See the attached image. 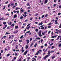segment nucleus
I'll return each instance as SVG.
<instances>
[{
  "label": "nucleus",
  "mask_w": 61,
  "mask_h": 61,
  "mask_svg": "<svg viewBox=\"0 0 61 61\" xmlns=\"http://www.w3.org/2000/svg\"><path fill=\"white\" fill-rule=\"evenodd\" d=\"M51 54L50 53V51L49 50L48 51V55H46V56H45L43 58V59H45L46 58H47L48 57H49V56H50V55Z\"/></svg>",
  "instance_id": "obj_1"
},
{
  "label": "nucleus",
  "mask_w": 61,
  "mask_h": 61,
  "mask_svg": "<svg viewBox=\"0 0 61 61\" xmlns=\"http://www.w3.org/2000/svg\"><path fill=\"white\" fill-rule=\"evenodd\" d=\"M14 36L15 35H11V36L10 35H9V39L10 40V39H12V37H14Z\"/></svg>",
  "instance_id": "obj_2"
},
{
  "label": "nucleus",
  "mask_w": 61,
  "mask_h": 61,
  "mask_svg": "<svg viewBox=\"0 0 61 61\" xmlns=\"http://www.w3.org/2000/svg\"><path fill=\"white\" fill-rule=\"evenodd\" d=\"M28 52V51L27 50H26L25 51L24 53L23 54V55H25V56H26V55L27 54V53Z\"/></svg>",
  "instance_id": "obj_3"
},
{
  "label": "nucleus",
  "mask_w": 61,
  "mask_h": 61,
  "mask_svg": "<svg viewBox=\"0 0 61 61\" xmlns=\"http://www.w3.org/2000/svg\"><path fill=\"white\" fill-rule=\"evenodd\" d=\"M23 49H24V47H22L21 48V53H23V52L25 51V50Z\"/></svg>",
  "instance_id": "obj_4"
},
{
  "label": "nucleus",
  "mask_w": 61,
  "mask_h": 61,
  "mask_svg": "<svg viewBox=\"0 0 61 61\" xmlns=\"http://www.w3.org/2000/svg\"><path fill=\"white\" fill-rule=\"evenodd\" d=\"M39 53H40V52H39V51H37L36 53L35 54L36 56V55H39Z\"/></svg>",
  "instance_id": "obj_5"
},
{
  "label": "nucleus",
  "mask_w": 61,
  "mask_h": 61,
  "mask_svg": "<svg viewBox=\"0 0 61 61\" xmlns=\"http://www.w3.org/2000/svg\"><path fill=\"white\" fill-rule=\"evenodd\" d=\"M26 41L27 42V44H28L29 43V40H26Z\"/></svg>",
  "instance_id": "obj_6"
},
{
  "label": "nucleus",
  "mask_w": 61,
  "mask_h": 61,
  "mask_svg": "<svg viewBox=\"0 0 61 61\" xmlns=\"http://www.w3.org/2000/svg\"><path fill=\"white\" fill-rule=\"evenodd\" d=\"M7 26V25H5V27H4L3 28V29H5L6 27Z\"/></svg>",
  "instance_id": "obj_7"
},
{
  "label": "nucleus",
  "mask_w": 61,
  "mask_h": 61,
  "mask_svg": "<svg viewBox=\"0 0 61 61\" xmlns=\"http://www.w3.org/2000/svg\"><path fill=\"white\" fill-rule=\"evenodd\" d=\"M8 48V49H9L10 47H9V46H7L5 47V51H6L7 50V48Z\"/></svg>",
  "instance_id": "obj_8"
},
{
  "label": "nucleus",
  "mask_w": 61,
  "mask_h": 61,
  "mask_svg": "<svg viewBox=\"0 0 61 61\" xmlns=\"http://www.w3.org/2000/svg\"><path fill=\"white\" fill-rule=\"evenodd\" d=\"M11 24H12V21H11L10 22L8 23V25H11Z\"/></svg>",
  "instance_id": "obj_9"
},
{
  "label": "nucleus",
  "mask_w": 61,
  "mask_h": 61,
  "mask_svg": "<svg viewBox=\"0 0 61 61\" xmlns=\"http://www.w3.org/2000/svg\"><path fill=\"white\" fill-rule=\"evenodd\" d=\"M15 24L14 23H13L10 26V27H11V26H13V27L14 26H15Z\"/></svg>",
  "instance_id": "obj_10"
},
{
  "label": "nucleus",
  "mask_w": 61,
  "mask_h": 61,
  "mask_svg": "<svg viewBox=\"0 0 61 61\" xmlns=\"http://www.w3.org/2000/svg\"><path fill=\"white\" fill-rule=\"evenodd\" d=\"M17 15L15 14L14 15V18H16V17L17 16Z\"/></svg>",
  "instance_id": "obj_11"
},
{
  "label": "nucleus",
  "mask_w": 61,
  "mask_h": 61,
  "mask_svg": "<svg viewBox=\"0 0 61 61\" xmlns=\"http://www.w3.org/2000/svg\"><path fill=\"white\" fill-rule=\"evenodd\" d=\"M47 2H48L47 0H45V1L44 2V4H46V3H47Z\"/></svg>",
  "instance_id": "obj_12"
},
{
  "label": "nucleus",
  "mask_w": 61,
  "mask_h": 61,
  "mask_svg": "<svg viewBox=\"0 0 61 61\" xmlns=\"http://www.w3.org/2000/svg\"><path fill=\"white\" fill-rule=\"evenodd\" d=\"M20 9V8H18V7H16V8L15 10H17L18 9Z\"/></svg>",
  "instance_id": "obj_13"
},
{
  "label": "nucleus",
  "mask_w": 61,
  "mask_h": 61,
  "mask_svg": "<svg viewBox=\"0 0 61 61\" xmlns=\"http://www.w3.org/2000/svg\"><path fill=\"white\" fill-rule=\"evenodd\" d=\"M18 32V31L17 30H16L14 32V34H16V33H17Z\"/></svg>",
  "instance_id": "obj_14"
},
{
  "label": "nucleus",
  "mask_w": 61,
  "mask_h": 61,
  "mask_svg": "<svg viewBox=\"0 0 61 61\" xmlns=\"http://www.w3.org/2000/svg\"><path fill=\"white\" fill-rule=\"evenodd\" d=\"M43 25V22H41L40 23H39L38 24L39 25Z\"/></svg>",
  "instance_id": "obj_15"
},
{
  "label": "nucleus",
  "mask_w": 61,
  "mask_h": 61,
  "mask_svg": "<svg viewBox=\"0 0 61 61\" xmlns=\"http://www.w3.org/2000/svg\"><path fill=\"white\" fill-rule=\"evenodd\" d=\"M21 17H20V19H22L23 18V17L22 15L20 16Z\"/></svg>",
  "instance_id": "obj_16"
},
{
  "label": "nucleus",
  "mask_w": 61,
  "mask_h": 61,
  "mask_svg": "<svg viewBox=\"0 0 61 61\" xmlns=\"http://www.w3.org/2000/svg\"><path fill=\"white\" fill-rule=\"evenodd\" d=\"M51 38H55L56 37V36H53L51 37Z\"/></svg>",
  "instance_id": "obj_17"
},
{
  "label": "nucleus",
  "mask_w": 61,
  "mask_h": 61,
  "mask_svg": "<svg viewBox=\"0 0 61 61\" xmlns=\"http://www.w3.org/2000/svg\"><path fill=\"white\" fill-rule=\"evenodd\" d=\"M59 37H60V36H58V37L57 38L56 40H57L59 39Z\"/></svg>",
  "instance_id": "obj_18"
},
{
  "label": "nucleus",
  "mask_w": 61,
  "mask_h": 61,
  "mask_svg": "<svg viewBox=\"0 0 61 61\" xmlns=\"http://www.w3.org/2000/svg\"><path fill=\"white\" fill-rule=\"evenodd\" d=\"M30 27V26H29L28 27H26V29H28V30H29V29Z\"/></svg>",
  "instance_id": "obj_19"
},
{
  "label": "nucleus",
  "mask_w": 61,
  "mask_h": 61,
  "mask_svg": "<svg viewBox=\"0 0 61 61\" xmlns=\"http://www.w3.org/2000/svg\"><path fill=\"white\" fill-rule=\"evenodd\" d=\"M18 28V26H15V29H17V28Z\"/></svg>",
  "instance_id": "obj_20"
},
{
  "label": "nucleus",
  "mask_w": 61,
  "mask_h": 61,
  "mask_svg": "<svg viewBox=\"0 0 61 61\" xmlns=\"http://www.w3.org/2000/svg\"><path fill=\"white\" fill-rule=\"evenodd\" d=\"M28 48V46L27 45H26L25 47V49H27V48Z\"/></svg>",
  "instance_id": "obj_21"
},
{
  "label": "nucleus",
  "mask_w": 61,
  "mask_h": 61,
  "mask_svg": "<svg viewBox=\"0 0 61 61\" xmlns=\"http://www.w3.org/2000/svg\"><path fill=\"white\" fill-rule=\"evenodd\" d=\"M48 50V49L47 48L46 49L45 51H44L45 52H47V50Z\"/></svg>",
  "instance_id": "obj_22"
},
{
  "label": "nucleus",
  "mask_w": 61,
  "mask_h": 61,
  "mask_svg": "<svg viewBox=\"0 0 61 61\" xmlns=\"http://www.w3.org/2000/svg\"><path fill=\"white\" fill-rule=\"evenodd\" d=\"M3 24L4 25H6V22H3Z\"/></svg>",
  "instance_id": "obj_23"
},
{
  "label": "nucleus",
  "mask_w": 61,
  "mask_h": 61,
  "mask_svg": "<svg viewBox=\"0 0 61 61\" xmlns=\"http://www.w3.org/2000/svg\"><path fill=\"white\" fill-rule=\"evenodd\" d=\"M26 5L27 6H30V5H29V3H28Z\"/></svg>",
  "instance_id": "obj_24"
},
{
  "label": "nucleus",
  "mask_w": 61,
  "mask_h": 61,
  "mask_svg": "<svg viewBox=\"0 0 61 61\" xmlns=\"http://www.w3.org/2000/svg\"><path fill=\"white\" fill-rule=\"evenodd\" d=\"M4 19V17H2L1 18V17H0V20H3Z\"/></svg>",
  "instance_id": "obj_25"
},
{
  "label": "nucleus",
  "mask_w": 61,
  "mask_h": 61,
  "mask_svg": "<svg viewBox=\"0 0 61 61\" xmlns=\"http://www.w3.org/2000/svg\"><path fill=\"white\" fill-rule=\"evenodd\" d=\"M23 37H24V35H22L20 37V39L22 38Z\"/></svg>",
  "instance_id": "obj_26"
},
{
  "label": "nucleus",
  "mask_w": 61,
  "mask_h": 61,
  "mask_svg": "<svg viewBox=\"0 0 61 61\" xmlns=\"http://www.w3.org/2000/svg\"><path fill=\"white\" fill-rule=\"evenodd\" d=\"M36 39L40 40L41 39L39 37H38L37 38H36Z\"/></svg>",
  "instance_id": "obj_27"
},
{
  "label": "nucleus",
  "mask_w": 61,
  "mask_h": 61,
  "mask_svg": "<svg viewBox=\"0 0 61 61\" xmlns=\"http://www.w3.org/2000/svg\"><path fill=\"white\" fill-rule=\"evenodd\" d=\"M37 43H36L35 45H34V47H36V46H37Z\"/></svg>",
  "instance_id": "obj_28"
},
{
  "label": "nucleus",
  "mask_w": 61,
  "mask_h": 61,
  "mask_svg": "<svg viewBox=\"0 0 61 61\" xmlns=\"http://www.w3.org/2000/svg\"><path fill=\"white\" fill-rule=\"evenodd\" d=\"M10 33H8L7 32H6L5 34V35H9V34H10Z\"/></svg>",
  "instance_id": "obj_29"
},
{
  "label": "nucleus",
  "mask_w": 61,
  "mask_h": 61,
  "mask_svg": "<svg viewBox=\"0 0 61 61\" xmlns=\"http://www.w3.org/2000/svg\"><path fill=\"white\" fill-rule=\"evenodd\" d=\"M48 10L49 11H50V7H48Z\"/></svg>",
  "instance_id": "obj_30"
},
{
  "label": "nucleus",
  "mask_w": 61,
  "mask_h": 61,
  "mask_svg": "<svg viewBox=\"0 0 61 61\" xmlns=\"http://www.w3.org/2000/svg\"><path fill=\"white\" fill-rule=\"evenodd\" d=\"M54 52H55V51H51L50 52V53H54Z\"/></svg>",
  "instance_id": "obj_31"
},
{
  "label": "nucleus",
  "mask_w": 61,
  "mask_h": 61,
  "mask_svg": "<svg viewBox=\"0 0 61 61\" xmlns=\"http://www.w3.org/2000/svg\"><path fill=\"white\" fill-rule=\"evenodd\" d=\"M21 60H22V59L20 58L19 59L18 61H21Z\"/></svg>",
  "instance_id": "obj_32"
},
{
  "label": "nucleus",
  "mask_w": 61,
  "mask_h": 61,
  "mask_svg": "<svg viewBox=\"0 0 61 61\" xmlns=\"http://www.w3.org/2000/svg\"><path fill=\"white\" fill-rule=\"evenodd\" d=\"M35 31H36V32H38V29H36Z\"/></svg>",
  "instance_id": "obj_33"
},
{
  "label": "nucleus",
  "mask_w": 61,
  "mask_h": 61,
  "mask_svg": "<svg viewBox=\"0 0 61 61\" xmlns=\"http://www.w3.org/2000/svg\"><path fill=\"white\" fill-rule=\"evenodd\" d=\"M56 57V56H54L53 57H52V59H53L54 58H55Z\"/></svg>",
  "instance_id": "obj_34"
},
{
  "label": "nucleus",
  "mask_w": 61,
  "mask_h": 61,
  "mask_svg": "<svg viewBox=\"0 0 61 61\" xmlns=\"http://www.w3.org/2000/svg\"><path fill=\"white\" fill-rule=\"evenodd\" d=\"M41 34V31H40L39 33V35Z\"/></svg>",
  "instance_id": "obj_35"
},
{
  "label": "nucleus",
  "mask_w": 61,
  "mask_h": 61,
  "mask_svg": "<svg viewBox=\"0 0 61 61\" xmlns=\"http://www.w3.org/2000/svg\"><path fill=\"white\" fill-rule=\"evenodd\" d=\"M30 31H29L27 32H26V33L27 34H28V33H30Z\"/></svg>",
  "instance_id": "obj_36"
},
{
  "label": "nucleus",
  "mask_w": 61,
  "mask_h": 61,
  "mask_svg": "<svg viewBox=\"0 0 61 61\" xmlns=\"http://www.w3.org/2000/svg\"><path fill=\"white\" fill-rule=\"evenodd\" d=\"M10 56V54H8L7 56H6L7 57V56Z\"/></svg>",
  "instance_id": "obj_37"
},
{
  "label": "nucleus",
  "mask_w": 61,
  "mask_h": 61,
  "mask_svg": "<svg viewBox=\"0 0 61 61\" xmlns=\"http://www.w3.org/2000/svg\"><path fill=\"white\" fill-rule=\"evenodd\" d=\"M48 16V14H46V15H45V17H47V16Z\"/></svg>",
  "instance_id": "obj_38"
},
{
  "label": "nucleus",
  "mask_w": 61,
  "mask_h": 61,
  "mask_svg": "<svg viewBox=\"0 0 61 61\" xmlns=\"http://www.w3.org/2000/svg\"><path fill=\"white\" fill-rule=\"evenodd\" d=\"M14 5V3H12L11 4H10V5Z\"/></svg>",
  "instance_id": "obj_39"
},
{
  "label": "nucleus",
  "mask_w": 61,
  "mask_h": 61,
  "mask_svg": "<svg viewBox=\"0 0 61 61\" xmlns=\"http://www.w3.org/2000/svg\"><path fill=\"white\" fill-rule=\"evenodd\" d=\"M34 44V43H32L31 44V45H30V47H32V46H33V45Z\"/></svg>",
  "instance_id": "obj_40"
},
{
  "label": "nucleus",
  "mask_w": 61,
  "mask_h": 61,
  "mask_svg": "<svg viewBox=\"0 0 61 61\" xmlns=\"http://www.w3.org/2000/svg\"><path fill=\"white\" fill-rule=\"evenodd\" d=\"M30 41H31L32 40V38H30Z\"/></svg>",
  "instance_id": "obj_41"
},
{
  "label": "nucleus",
  "mask_w": 61,
  "mask_h": 61,
  "mask_svg": "<svg viewBox=\"0 0 61 61\" xmlns=\"http://www.w3.org/2000/svg\"><path fill=\"white\" fill-rule=\"evenodd\" d=\"M61 14L60 13H59L58 14V15H61Z\"/></svg>",
  "instance_id": "obj_42"
},
{
  "label": "nucleus",
  "mask_w": 61,
  "mask_h": 61,
  "mask_svg": "<svg viewBox=\"0 0 61 61\" xmlns=\"http://www.w3.org/2000/svg\"><path fill=\"white\" fill-rule=\"evenodd\" d=\"M27 59L28 60V61H29V59H30V57H28V58H27Z\"/></svg>",
  "instance_id": "obj_43"
},
{
  "label": "nucleus",
  "mask_w": 61,
  "mask_h": 61,
  "mask_svg": "<svg viewBox=\"0 0 61 61\" xmlns=\"http://www.w3.org/2000/svg\"><path fill=\"white\" fill-rule=\"evenodd\" d=\"M22 42V40H19V42L20 43V42Z\"/></svg>",
  "instance_id": "obj_44"
},
{
  "label": "nucleus",
  "mask_w": 61,
  "mask_h": 61,
  "mask_svg": "<svg viewBox=\"0 0 61 61\" xmlns=\"http://www.w3.org/2000/svg\"><path fill=\"white\" fill-rule=\"evenodd\" d=\"M9 27H10V26H8L7 28V29H9Z\"/></svg>",
  "instance_id": "obj_45"
},
{
  "label": "nucleus",
  "mask_w": 61,
  "mask_h": 61,
  "mask_svg": "<svg viewBox=\"0 0 61 61\" xmlns=\"http://www.w3.org/2000/svg\"><path fill=\"white\" fill-rule=\"evenodd\" d=\"M51 24H52V23L50 22V23H49V24H48V25H51Z\"/></svg>",
  "instance_id": "obj_46"
},
{
  "label": "nucleus",
  "mask_w": 61,
  "mask_h": 61,
  "mask_svg": "<svg viewBox=\"0 0 61 61\" xmlns=\"http://www.w3.org/2000/svg\"><path fill=\"white\" fill-rule=\"evenodd\" d=\"M28 21V20H25V22H27Z\"/></svg>",
  "instance_id": "obj_47"
},
{
  "label": "nucleus",
  "mask_w": 61,
  "mask_h": 61,
  "mask_svg": "<svg viewBox=\"0 0 61 61\" xmlns=\"http://www.w3.org/2000/svg\"><path fill=\"white\" fill-rule=\"evenodd\" d=\"M17 12V11H15V10H14L13 11V12H14V13H16Z\"/></svg>",
  "instance_id": "obj_48"
},
{
  "label": "nucleus",
  "mask_w": 61,
  "mask_h": 61,
  "mask_svg": "<svg viewBox=\"0 0 61 61\" xmlns=\"http://www.w3.org/2000/svg\"><path fill=\"white\" fill-rule=\"evenodd\" d=\"M39 36H40V37L42 36V35H41V34H39Z\"/></svg>",
  "instance_id": "obj_49"
},
{
  "label": "nucleus",
  "mask_w": 61,
  "mask_h": 61,
  "mask_svg": "<svg viewBox=\"0 0 61 61\" xmlns=\"http://www.w3.org/2000/svg\"><path fill=\"white\" fill-rule=\"evenodd\" d=\"M59 28H61V24L60 25V26H59Z\"/></svg>",
  "instance_id": "obj_50"
},
{
  "label": "nucleus",
  "mask_w": 61,
  "mask_h": 61,
  "mask_svg": "<svg viewBox=\"0 0 61 61\" xmlns=\"http://www.w3.org/2000/svg\"><path fill=\"white\" fill-rule=\"evenodd\" d=\"M14 60H15V59H16V57H15L14 58Z\"/></svg>",
  "instance_id": "obj_51"
},
{
  "label": "nucleus",
  "mask_w": 61,
  "mask_h": 61,
  "mask_svg": "<svg viewBox=\"0 0 61 61\" xmlns=\"http://www.w3.org/2000/svg\"><path fill=\"white\" fill-rule=\"evenodd\" d=\"M30 25V24H28V25L27 26V27H28V26L29 25Z\"/></svg>",
  "instance_id": "obj_52"
},
{
  "label": "nucleus",
  "mask_w": 61,
  "mask_h": 61,
  "mask_svg": "<svg viewBox=\"0 0 61 61\" xmlns=\"http://www.w3.org/2000/svg\"><path fill=\"white\" fill-rule=\"evenodd\" d=\"M35 48L33 49H32V51L33 52H34V51H35Z\"/></svg>",
  "instance_id": "obj_53"
},
{
  "label": "nucleus",
  "mask_w": 61,
  "mask_h": 61,
  "mask_svg": "<svg viewBox=\"0 0 61 61\" xmlns=\"http://www.w3.org/2000/svg\"><path fill=\"white\" fill-rule=\"evenodd\" d=\"M41 48H43L44 47V46H41Z\"/></svg>",
  "instance_id": "obj_54"
},
{
  "label": "nucleus",
  "mask_w": 61,
  "mask_h": 61,
  "mask_svg": "<svg viewBox=\"0 0 61 61\" xmlns=\"http://www.w3.org/2000/svg\"><path fill=\"white\" fill-rule=\"evenodd\" d=\"M33 19V18H30V20L31 21H32V20Z\"/></svg>",
  "instance_id": "obj_55"
},
{
  "label": "nucleus",
  "mask_w": 61,
  "mask_h": 61,
  "mask_svg": "<svg viewBox=\"0 0 61 61\" xmlns=\"http://www.w3.org/2000/svg\"><path fill=\"white\" fill-rule=\"evenodd\" d=\"M38 58H39V59H41V58H42V57H41V56H39L38 57Z\"/></svg>",
  "instance_id": "obj_56"
},
{
  "label": "nucleus",
  "mask_w": 61,
  "mask_h": 61,
  "mask_svg": "<svg viewBox=\"0 0 61 61\" xmlns=\"http://www.w3.org/2000/svg\"><path fill=\"white\" fill-rule=\"evenodd\" d=\"M15 56H17V53H15Z\"/></svg>",
  "instance_id": "obj_57"
},
{
  "label": "nucleus",
  "mask_w": 61,
  "mask_h": 61,
  "mask_svg": "<svg viewBox=\"0 0 61 61\" xmlns=\"http://www.w3.org/2000/svg\"><path fill=\"white\" fill-rule=\"evenodd\" d=\"M44 16H45V15H43L42 16L41 18H43Z\"/></svg>",
  "instance_id": "obj_58"
},
{
  "label": "nucleus",
  "mask_w": 61,
  "mask_h": 61,
  "mask_svg": "<svg viewBox=\"0 0 61 61\" xmlns=\"http://www.w3.org/2000/svg\"><path fill=\"white\" fill-rule=\"evenodd\" d=\"M56 4H54L53 5V6L54 7H55V6H56Z\"/></svg>",
  "instance_id": "obj_59"
},
{
  "label": "nucleus",
  "mask_w": 61,
  "mask_h": 61,
  "mask_svg": "<svg viewBox=\"0 0 61 61\" xmlns=\"http://www.w3.org/2000/svg\"><path fill=\"white\" fill-rule=\"evenodd\" d=\"M61 46V44H60L58 46H59V47H60V46Z\"/></svg>",
  "instance_id": "obj_60"
},
{
  "label": "nucleus",
  "mask_w": 61,
  "mask_h": 61,
  "mask_svg": "<svg viewBox=\"0 0 61 61\" xmlns=\"http://www.w3.org/2000/svg\"><path fill=\"white\" fill-rule=\"evenodd\" d=\"M8 1L5 2V4H8Z\"/></svg>",
  "instance_id": "obj_61"
},
{
  "label": "nucleus",
  "mask_w": 61,
  "mask_h": 61,
  "mask_svg": "<svg viewBox=\"0 0 61 61\" xmlns=\"http://www.w3.org/2000/svg\"><path fill=\"white\" fill-rule=\"evenodd\" d=\"M27 16V15L26 14L25 15H24V17H26Z\"/></svg>",
  "instance_id": "obj_62"
},
{
  "label": "nucleus",
  "mask_w": 61,
  "mask_h": 61,
  "mask_svg": "<svg viewBox=\"0 0 61 61\" xmlns=\"http://www.w3.org/2000/svg\"><path fill=\"white\" fill-rule=\"evenodd\" d=\"M24 14V15H26V14H27V12H25Z\"/></svg>",
  "instance_id": "obj_63"
},
{
  "label": "nucleus",
  "mask_w": 61,
  "mask_h": 61,
  "mask_svg": "<svg viewBox=\"0 0 61 61\" xmlns=\"http://www.w3.org/2000/svg\"><path fill=\"white\" fill-rule=\"evenodd\" d=\"M59 8H61V5H60V6H59Z\"/></svg>",
  "instance_id": "obj_64"
}]
</instances>
